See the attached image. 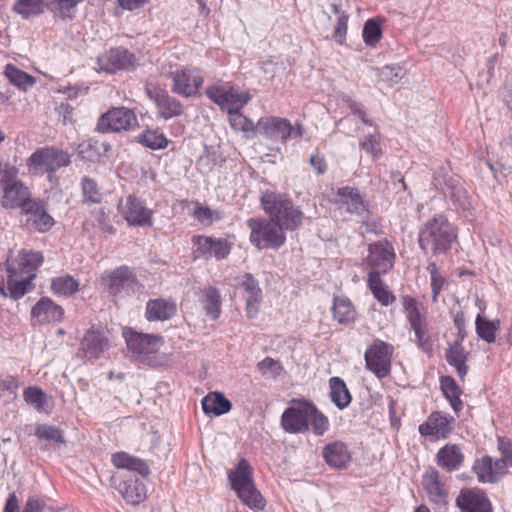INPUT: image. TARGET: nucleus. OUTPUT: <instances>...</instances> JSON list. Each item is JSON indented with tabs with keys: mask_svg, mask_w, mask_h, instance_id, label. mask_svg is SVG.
I'll return each instance as SVG.
<instances>
[{
	"mask_svg": "<svg viewBox=\"0 0 512 512\" xmlns=\"http://www.w3.org/2000/svg\"><path fill=\"white\" fill-rule=\"evenodd\" d=\"M337 196L339 197L338 203L340 208L362 219L366 217L368 212L367 206L357 188L341 187L337 190Z\"/></svg>",
	"mask_w": 512,
	"mask_h": 512,
	"instance_id": "nucleus-23",
	"label": "nucleus"
},
{
	"mask_svg": "<svg viewBox=\"0 0 512 512\" xmlns=\"http://www.w3.org/2000/svg\"><path fill=\"white\" fill-rule=\"evenodd\" d=\"M206 96L222 110H235V100H238V90L229 83L219 82L205 90Z\"/></svg>",
	"mask_w": 512,
	"mask_h": 512,
	"instance_id": "nucleus-22",
	"label": "nucleus"
},
{
	"mask_svg": "<svg viewBox=\"0 0 512 512\" xmlns=\"http://www.w3.org/2000/svg\"><path fill=\"white\" fill-rule=\"evenodd\" d=\"M83 0H51L48 1V10L53 17L62 21H71L74 19L77 6Z\"/></svg>",
	"mask_w": 512,
	"mask_h": 512,
	"instance_id": "nucleus-38",
	"label": "nucleus"
},
{
	"mask_svg": "<svg viewBox=\"0 0 512 512\" xmlns=\"http://www.w3.org/2000/svg\"><path fill=\"white\" fill-rule=\"evenodd\" d=\"M123 335L130 352L136 355L140 361H145L150 354L158 351L161 337L139 333L133 330H125Z\"/></svg>",
	"mask_w": 512,
	"mask_h": 512,
	"instance_id": "nucleus-18",
	"label": "nucleus"
},
{
	"mask_svg": "<svg viewBox=\"0 0 512 512\" xmlns=\"http://www.w3.org/2000/svg\"><path fill=\"white\" fill-rule=\"evenodd\" d=\"M334 318L341 324L348 325L356 318V312L347 298L336 297L333 305Z\"/></svg>",
	"mask_w": 512,
	"mask_h": 512,
	"instance_id": "nucleus-45",
	"label": "nucleus"
},
{
	"mask_svg": "<svg viewBox=\"0 0 512 512\" xmlns=\"http://www.w3.org/2000/svg\"><path fill=\"white\" fill-rule=\"evenodd\" d=\"M102 279L109 294L116 300L132 296L143 289L134 271L126 265L106 271Z\"/></svg>",
	"mask_w": 512,
	"mask_h": 512,
	"instance_id": "nucleus-6",
	"label": "nucleus"
},
{
	"mask_svg": "<svg viewBox=\"0 0 512 512\" xmlns=\"http://www.w3.org/2000/svg\"><path fill=\"white\" fill-rule=\"evenodd\" d=\"M123 218L131 226L146 227L153 224V211L149 209L145 201L135 195H129L123 205L120 206Z\"/></svg>",
	"mask_w": 512,
	"mask_h": 512,
	"instance_id": "nucleus-16",
	"label": "nucleus"
},
{
	"mask_svg": "<svg viewBox=\"0 0 512 512\" xmlns=\"http://www.w3.org/2000/svg\"><path fill=\"white\" fill-rule=\"evenodd\" d=\"M311 402L302 401L285 409L281 416L282 428L291 434L304 433L309 430V413Z\"/></svg>",
	"mask_w": 512,
	"mask_h": 512,
	"instance_id": "nucleus-15",
	"label": "nucleus"
},
{
	"mask_svg": "<svg viewBox=\"0 0 512 512\" xmlns=\"http://www.w3.org/2000/svg\"><path fill=\"white\" fill-rule=\"evenodd\" d=\"M192 243L195 247L193 250L194 259L214 257L216 260H223L228 257L231 250V245L224 238L195 235L192 238Z\"/></svg>",
	"mask_w": 512,
	"mask_h": 512,
	"instance_id": "nucleus-12",
	"label": "nucleus"
},
{
	"mask_svg": "<svg viewBox=\"0 0 512 512\" xmlns=\"http://www.w3.org/2000/svg\"><path fill=\"white\" fill-rule=\"evenodd\" d=\"M172 80L171 91L181 97L197 96L204 82L203 76L189 69H179L169 73Z\"/></svg>",
	"mask_w": 512,
	"mask_h": 512,
	"instance_id": "nucleus-14",
	"label": "nucleus"
},
{
	"mask_svg": "<svg viewBox=\"0 0 512 512\" xmlns=\"http://www.w3.org/2000/svg\"><path fill=\"white\" fill-rule=\"evenodd\" d=\"M30 192L20 181L7 183L3 188L1 204L4 208L14 209L23 207L29 200Z\"/></svg>",
	"mask_w": 512,
	"mask_h": 512,
	"instance_id": "nucleus-28",
	"label": "nucleus"
},
{
	"mask_svg": "<svg viewBox=\"0 0 512 512\" xmlns=\"http://www.w3.org/2000/svg\"><path fill=\"white\" fill-rule=\"evenodd\" d=\"M437 465L447 472L457 471L464 463V453L458 444L447 443L436 453Z\"/></svg>",
	"mask_w": 512,
	"mask_h": 512,
	"instance_id": "nucleus-25",
	"label": "nucleus"
},
{
	"mask_svg": "<svg viewBox=\"0 0 512 512\" xmlns=\"http://www.w3.org/2000/svg\"><path fill=\"white\" fill-rule=\"evenodd\" d=\"M257 369L264 378L275 379L283 371L282 364L271 357H266L257 364Z\"/></svg>",
	"mask_w": 512,
	"mask_h": 512,
	"instance_id": "nucleus-57",
	"label": "nucleus"
},
{
	"mask_svg": "<svg viewBox=\"0 0 512 512\" xmlns=\"http://www.w3.org/2000/svg\"><path fill=\"white\" fill-rule=\"evenodd\" d=\"M71 164V155L56 146H45L36 149L27 159L29 172L33 175L46 174L49 181L61 168Z\"/></svg>",
	"mask_w": 512,
	"mask_h": 512,
	"instance_id": "nucleus-4",
	"label": "nucleus"
},
{
	"mask_svg": "<svg viewBox=\"0 0 512 512\" xmlns=\"http://www.w3.org/2000/svg\"><path fill=\"white\" fill-rule=\"evenodd\" d=\"M34 434L37 438L48 441L55 446L65 443L63 431L54 425L38 424L35 427Z\"/></svg>",
	"mask_w": 512,
	"mask_h": 512,
	"instance_id": "nucleus-52",
	"label": "nucleus"
},
{
	"mask_svg": "<svg viewBox=\"0 0 512 512\" xmlns=\"http://www.w3.org/2000/svg\"><path fill=\"white\" fill-rule=\"evenodd\" d=\"M249 240L257 249H279L286 241L285 232L271 219L249 218Z\"/></svg>",
	"mask_w": 512,
	"mask_h": 512,
	"instance_id": "nucleus-5",
	"label": "nucleus"
},
{
	"mask_svg": "<svg viewBox=\"0 0 512 512\" xmlns=\"http://www.w3.org/2000/svg\"><path fill=\"white\" fill-rule=\"evenodd\" d=\"M404 76V71L400 66H384L378 69V79L389 86L397 84Z\"/></svg>",
	"mask_w": 512,
	"mask_h": 512,
	"instance_id": "nucleus-58",
	"label": "nucleus"
},
{
	"mask_svg": "<svg viewBox=\"0 0 512 512\" xmlns=\"http://www.w3.org/2000/svg\"><path fill=\"white\" fill-rule=\"evenodd\" d=\"M135 62L134 54L123 47L111 48L97 58L99 69L109 74L130 69L135 66Z\"/></svg>",
	"mask_w": 512,
	"mask_h": 512,
	"instance_id": "nucleus-19",
	"label": "nucleus"
},
{
	"mask_svg": "<svg viewBox=\"0 0 512 512\" xmlns=\"http://www.w3.org/2000/svg\"><path fill=\"white\" fill-rule=\"evenodd\" d=\"M201 404L203 412L207 416H220L228 413L232 408L231 402L220 392L206 395L202 399Z\"/></svg>",
	"mask_w": 512,
	"mask_h": 512,
	"instance_id": "nucleus-35",
	"label": "nucleus"
},
{
	"mask_svg": "<svg viewBox=\"0 0 512 512\" xmlns=\"http://www.w3.org/2000/svg\"><path fill=\"white\" fill-rule=\"evenodd\" d=\"M79 285V281L68 274L55 277L51 281L53 293L65 297L75 294Z\"/></svg>",
	"mask_w": 512,
	"mask_h": 512,
	"instance_id": "nucleus-46",
	"label": "nucleus"
},
{
	"mask_svg": "<svg viewBox=\"0 0 512 512\" xmlns=\"http://www.w3.org/2000/svg\"><path fill=\"white\" fill-rule=\"evenodd\" d=\"M136 141L151 150L164 149L169 142L160 129H146L136 137Z\"/></svg>",
	"mask_w": 512,
	"mask_h": 512,
	"instance_id": "nucleus-43",
	"label": "nucleus"
},
{
	"mask_svg": "<svg viewBox=\"0 0 512 512\" xmlns=\"http://www.w3.org/2000/svg\"><path fill=\"white\" fill-rule=\"evenodd\" d=\"M43 256L39 252H21L15 261H7L3 265H13L20 273L35 274L37 268L43 263Z\"/></svg>",
	"mask_w": 512,
	"mask_h": 512,
	"instance_id": "nucleus-37",
	"label": "nucleus"
},
{
	"mask_svg": "<svg viewBox=\"0 0 512 512\" xmlns=\"http://www.w3.org/2000/svg\"><path fill=\"white\" fill-rule=\"evenodd\" d=\"M48 0H16L12 6V11L22 19L28 20L37 17L48 10Z\"/></svg>",
	"mask_w": 512,
	"mask_h": 512,
	"instance_id": "nucleus-36",
	"label": "nucleus"
},
{
	"mask_svg": "<svg viewBox=\"0 0 512 512\" xmlns=\"http://www.w3.org/2000/svg\"><path fill=\"white\" fill-rule=\"evenodd\" d=\"M469 352L465 350L463 342H454L449 345L445 352L447 363L454 367L461 380H464L469 367L466 364Z\"/></svg>",
	"mask_w": 512,
	"mask_h": 512,
	"instance_id": "nucleus-32",
	"label": "nucleus"
},
{
	"mask_svg": "<svg viewBox=\"0 0 512 512\" xmlns=\"http://www.w3.org/2000/svg\"><path fill=\"white\" fill-rule=\"evenodd\" d=\"M427 271L429 272L431 278L432 300L433 302H437L438 295L442 290L445 279L440 275L437 265L434 262L429 263L427 266Z\"/></svg>",
	"mask_w": 512,
	"mask_h": 512,
	"instance_id": "nucleus-61",
	"label": "nucleus"
},
{
	"mask_svg": "<svg viewBox=\"0 0 512 512\" xmlns=\"http://www.w3.org/2000/svg\"><path fill=\"white\" fill-rule=\"evenodd\" d=\"M423 485L431 500L436 503L445 501L447 493L439 480V472L437 470L432 469L424 475Z\"/></svg>",
	"mask_w": 512,
	"mask_h": 512,
	"instance_id": "nucleus-41",
	"label": "nucleus"
},
{
	"mask_svg": "<svg viewBox=\"0 0 512 512\" xmlns=\"http://www.w3.org/2000/svg\"><path fill=\"white\" fill-rule=\"evenodd\" d=\"M261 205L270 219L284 232L294 231L302 224L303 212L295 207L292 200L285 194L264 193L261 197Z\"/></svg>",
	"mask_w": 512,
	"mask_h": 512,
	"instance_id": "nucleus-1",
	"label": "nucleus"
},
{
	"mask_svg": "<svg viewBox=\"0 0 512 512\" xmlns=\"http://www.w3.org/2000/svg\"><path fill=\"white\" fill-rule=\"evenodd\" d=\"M395 251L393 245L386 239L373 242L368 246L366 264L371 268L368 274L388 273L394 266Z\"/></svg>",
	"mask_w": 512,
	"mask_h": 512,
	"instance_id": "nucleus-10",
	"label": "nucleus"
},
{
	"mask_svg": "<svg viewBox=\"0 0 512 512\" xmlns=\"http://www.w3.org/2000/svg\"><path fill=\"white\" fill-rule=\"evenodd\" d=\"M0 271L2 272L0 294L3 296H10L14 300H18L32 289V280L36 274L25 275L13 265H2Z\"/></svg>",
	"mask_w": 512,
	"mask_h": 512,
	"instance_id": "nucleus-9",
	"label": "nucleus"
},
{
	"mask_svg": "<svg viewBox=\"0 0 512 512\" xmlns=\"http://www.w3.org/2000/svg\"><path fill=\"white\" fill-rule=\"evenodd\" d=\"M305 133L302 123L292 125L290 120L281 117L268 116L258 120V134L269 140H280L286 143L290 139H301Z\"/></svg>",
	"mask_w": 512,
	"mask_h": 512,
	"instance_id": "nucleus-7",
	"label": "nucleus"
},
{
	"mask_svg": "<svg viewBox=\"0 0 512 512\" xmlns=\"http://www.w3.org/2000/svg\"><path fill=\"white\" fill-rule=\"evenodd\" d=\"M359 146L366 153L370 154L373 159H377L381 155L379 133L364 136L360 139Z\"/></svg>",
	"mask_w": 512,
	"mask_h": 512,
	"instance_id": "nucleus-60",
	"label": "nucleus"
},
{
	"mask_svg": "<svg viewBox=\"0 0 512 512\" xmlns=\"http://www.w3.org/2000/svg\"><path fill=\"white\" fill-rule=\"evenodd\" d=\"M204 309L206 315L212 320H216L221 312V297L219 291L214 287H209L204 291Z\"/></svg>",
	"mask_w": 512,
	"mask_h": 512,
	"instance_id": "nucleus-50",
	"label": "nucleus"
},
{
	"mask_svg": "<svg viewBox=\"0 0 512 512\" xmlns=\"http://www.w3.org/2000/svg\"><path fill=\"white\" fill-rule=\"evenodd\" d=\"M441 389L447 400L449 401L452 409L458 413L463 408V403L460 399V388L456 381L450 377L445 376L441 379Z\"/></svg>",
	"mask_w": 512,
	"mask_h": 512,
	"instance_id": "nucleus-44",
	"label": "nucleus"
},
{
	"mask_svg": "<svg viewBox=\"0 0 512 512\" xmlns=\"http://www.w3.org/2000/svg\"><path fill=\"white\" fill-rule=\"evenodd\" d=\"M147 96L154 101L158 114L164 120L179 117L184 113V106L175 97H172L164 89L146 86Z\"/></svg>",
	"mask_w": 512,
	"mask_h": 512,
	"instance_id": "nucleus-20",
	"label": "nucleus"
},
{
	"mask_svg": "<svg viewBox=\"0 0 512 512\" xmlns=\"http://www.w3.org/2000/svg\"><path fill=\"white\" fill-rule=\"evenodd\" d=\"M111 461L117 468L125 469L129 472H137L142 477H146L150 474L149 465L145 460L126 452L112 454Z\"/></svg>",
	"mask_w": 512,
	"mask_h": 512,
	"instance_id": "nucleus-34",
	"label": "nucleus"
},
{
	"mask_svg": "<svg viewBox=\"0 0 512 512\" xmlns=\"http://www.w3.org/2000/svg\"><path fill=\"white\" fill-rule=\"evenodd\" d=\"M322 455L326 463L335 469H344L351 461V454L348 447L341 441H335L325 445Z\"/></svg>",
	"mask_w": 512,
	"mask_h": 512,
	"instance_id": "nucleus-30",
	"label": "nucleus"
},
{
	"mask_svg": "<svg viewBox=\"0 0 512 512\" xmlns=\"http://www.w3.org/2000/svg\"><path fill=\"white\" fill-rule=\"evenodd\" d=\"M227 477L231 489L246 506L255 511L265 508L266 500L255 487L253 468L245 458L238 461L235 469L228 471Z\"/></svg>",
	"mask_w": 512,
	"mask_h": 512,
	"instance_id": "nucleus-2",
	"label": "nucleus"
},
{
	"mask_svg": "<svg viewBox=\"0 0 512 512\" xmlns=\"http://www.w3.org/2000/svg\"><path fill=\"white\" fill-rule=\"evenodd\" d=\"M497 447L501 453V457L512 467V441L507 438L499 437Z\"/></svg>",
	"mask_w": 512,
	"mask_h": 512,
	"instance_id": "nucleus-64",
	"label": "nucleus"
},
{
	"mask_svg": "<svg viewBox=\"0 0 512 512\" xmlns=\"http://www.w3.org/2000/svg\"><path fill=\"white\" fill-rule=\"evenodd\" d=\"M456 506L460 512H493L491 501L479 488L462 489L456 498Z\"/></svg>",
	"mask_w": 512,
	"mask_h": 512,
	"instance_id": "nucleus-21",
	"label": "nucleus"
},
{
	"mask_svg": "<svg viewBox=\"0 0 512 512\" xmlns=\"http://www.w3.org/2000/svg\"><path fill=\"white\" fill-rule=\"evenodd\" d=\"M455 425V419L448 413L441 411L432 412L425 422L419 425L418 431L423 437L434 439H446L451 434Z\"/></svg>",
	"mask_w": 512,
	"mask_h": 512,
	"instance_id": "nucleus-17",
	"label": "nucleus"
},
{
	"mask_svg": "<svg viewBox=\"0 0 512 512\" xmlns=\"http://www.w3.org/2000/svg\"><path fill=\"white\" fill-rule=\"evenodd\" d=\"M47 504L44 499L39 496H29L22 512H44Z\"/></svg>",
	"mask_w": 512,
	"mask_h": 512,
	"instance_id": "nucleus-63",
	"label": "nucleus"
},
{
	"mask_svg": "<svg viewBox=\"0 0 512 512\" xmlns=\"http://www.w3.org/2000/svg\"><path fill=\"white\" fill-rule=\"evenodd\" d=\"M79 148L80 154H82L83 157L94 161L105 155L106 152L110 149V145L106 142H101L91 138L82 143Z\"/></svg>",
	"mask_w": 512,
	"mask_h": 512,
	"instance_id": "nucleus-51",
	"label": "nucleus"
},
{
	"mask_svg": "<svg viewBox=\"0 0 512 512\" xmlns=\"http://www.w3.org/2000/svg\"><path fill=\"white\" fill-rule=\"evenodd\" d=\"M5 76L8 78L10 83L24 91L35 84V79L33 76L18 69L12 64L6 65Z\"/></svg>",
	"mask_w": 512,
	"mask_h": 512,
	"instance_id": "nucleus-48",
	"label": "nucleus"
},
{
	"mask_svg": "<svg viewBox=\"0 0 512 512\" xmlns=\"http://www.w3.org/2000/svg\"><path fill=\"white\" fill-rule=\"evenodd\" d=\"M401 302L410 326L426 322L415 298L409 295H404L401 298Z\"/></svg>",
	"mask_w": 512,
	"mask_h": 512,
	"instance_id": "nucleus-54",
	"label": "nucleus"
},
{
	"mask_svg": "<svg viewBox=\"0 0 512 512\" xmlns=\"http://www.w3.org/2000/svg\"><path fill=\"white\" fill-rule=\"evenodd\" d=\"M63 315V308L47 297L41 298L31 311L32 318L38 323L59 322Z\"/></svg>",
	"mask_w": 512,
	"mask_h": 512,
	"instance_id": "nucleus-29",
	"label": "nucleus"
},
{
	"mask_svg": "<svg viewBox=\"0 0 512 512\" xmlns=\"http://www.w3.org/2000/svg\"><path fill=\"white\" fill-rule=\"evenodd\" d=\"M476 333L479 338L485 340L488 343L495 342L496 331L498 330V322L490 321L478 314L475 320Z\"/></svg>",
	"mask_w": 512,
	"mask_h": 512,
	"instance_id": "nucleus-53",
	"label": "nucleus"
},
{
	"mask_svg": "<svg viewBox=\"0 0 512 512\" xmlns=\"http://www.w3.org/2000/svg\"><path fill=\"white\" fill-rule=\"evenodd\" d=\"M229 123L234 130L242 131L247 134L248 137H253L258 134V123L254 122L245 117L239 112V109L229 110Z\"/></svg>",
	"mask_w": 512,
	"mask_h": 512,
	"instance_id": "nucleus-47",
	"label": "nucleus"
},
{
	"mask_svg": "<svg viewBox=\"0 0 512 512\" xmlns=\"http://www.w3.org/2000/svg\"><path fill=\"white\" fill-rule=\"evenodd\" d=\"M139 126L134 110L125 107H111L101 114L97 120L95 131L99 133H119Z\"/></svg>",
	"mask_w": 512,
	"mask_h": 512,
	"instance_id": "nucleus-8",
	"label": "nucleus"
},
{
	"mask_svg": "<svg viewBox=\"0 0 512 512\" xmlns=\"http://www.w3.org/2000/svg\"><path fill=\"white\" fill-rule=\"evenodd\" d=\"M331 401L340 410L346 408L351 400V394L345 382L339 377H332L329 380Z\"/></svg>",
	"mask_w": 512,
	"mask_h": 512,
	"instance_id": "nucleus-40",
	"label": "nucleus"
},
{
	"mask_svg": "<svg viewBox=\"0 0 512 512\" xmlns=\"http://www.w3.org/2000/svg\"><path fill=\"white\" fill-rule=\"evenodd\" d=\"M445 194L457 209L467 211L472 207L471 198L458 179L450 177L445 180Z\"/></svg>",
	"mask_w": 512,
	"mask_h": 512,
	"instance_id": "nucleus-33",
	"label": "nucleus"
},
{
	"mask_svg": "<svg viewBox=\"0 0 512 512\" xmlns=\"http://www.w3.org/2000/svg\"><path fill=\"white\" fill-rule=\"evenodd\" d=\"M393 346L377 340L365 352V362L378 378H384L390 373Z\"/></svg>",
	"mask_w": 512,
	"mask_h": 512,
	"instance_id": "nucleus-11",
	"label": "nucleus"
},
{
	"mask_svg": "<svg viewBox=\"0 0 512 512\" xmlns=\"http://www.w3.org/2000/svg\"><path fill=\"white\" fill-rule=\"evenodd\" d=\"M367 283L373 296L381 305L389 306L396 301L395 295L384 285L381 276L376 273L368 274Z\"/></svg>",
	"mask_w": 512,
	"mask_h": 512,
	"instance_id": "nucleus-39",
	"label": "nucleus"
},
{
	"mask_svg": "<svg viewBox=\"0 0 512 512\" xmlns=\"http://www.w3.org/2000/svg\"><path fill=\"white\" fill-rule=\"evenodd\" d=\"M362 35L363 40L367 45H375L379 42L382 36L380 24L375 19L367 20L364 24Z\"/></svg>",
	"mask_w": 512,
	"mask_h": 512,
	"instance_id": "nucleus-59",
	"label": "nucleus"
},
{
	"mask_svg": "<svg viewBox=\"0 0 512 512\" xmlns=\"http://www.w3.org/2000/svg\"><path fill=\"white\" fill-rule=\"evenodd\" d=\"M472 472L476 475L480 483H497V478L493 470V458L485 455L474 461Z\"/></svg>",
	"mask_w": 512,
	"mask_h": 512,
	"instance_id": "nucleus-42",
	"label": "nucleus"
},
{
	"mask_svg": "<svg viewBox=\"0 0 512 512\" xmlns=\"http://www.w3.org/2000/svg\"><path fill=\"white\" fill-rule=\"evenodd\" d=\"M111 480L112 486L127 504L138 505L146 499V487L136 476L121 472L115 474Z\"/></svg>",
	"mask_w": 512,
	"mask_h": 512,
	"instance_id": "nucleus-13",
	"label": "nucleus"
},
{
	"mask_svg": "<svg viewBox=\"0 0 512 512\" xmlns=\"http://www.w3.org/2000/svg\"><path fill=\"white\" fill-rule=\"evenodd\" d=\"M456 229L447 217L439 214L428 220L419 233V245L423 251L433 254L447 252L456 239Z\"/></svg>",
	"mask_w": 512,
	"mask_h": 512,
	"instance_id": "nucleus-3",
	"label": "nucleus"
},
{
	"mask_svg": "<svg viewBox=\"0 0 512 512\" xmlns=\"http://www.w3.org/2000/svg\"><path fill=\"white\" fill-rule=\"evenodd\" d=\"M411 328L414 331L418 346L425 352L430 351L432 344L428 335L427 322L412 325Z\"/></svg>",
	"mask_w": 512,
	"mask_h": 512,
	"instance_id": "nucleus-62",
	"label": "nucleus"
},
{
	"mask_svg": "<svg viewBox=\"0 0 512 512\" xmlns=\"http://www.w3.org/2000/svg\"><path fill=\"white\" fill-rule=\"evenodd\" d=\"M26 226L40 233L47 232L53 225V217L39 202H32L25 208Z\"/></svg>",
	"mask_w": 512,
	"mask_h": 512,
	"instance_id": "nucleus-24",
	"label": "nucleus"
},
{
	"mask_svg": "<svg viewBox=\"0 0 512 512\" xmlns=\"http://www.w3.org/2000/svg\"><path fill=\"white\" fill-rule=\"evenodd\" d=\"M309 428L317 436H322L329 429L328 418L312 403L309 413Z\"/></svg>",
	"mask_w": 512,
	"mask_h": 512,
	"instance_id": "nucleus-56",
	"label": "nucleus"
},
{
	"mask_svg": "<svg viewBox=\"0 0 512 512\" xmlns=\"http://www.w3.org/2000/svg\"><path fill=\"white\" fill-rule=\"evenodd\" d=\"M108 347V338L103 332L88 330L81 341L80 352L88 360H96Z\"/></svg>",
	"mask_w": 512,
	"mask_h": 512,
	"instance_id": "nucleus-27",
	"label": "nucleus"
},
{
	"mask_svg": "<svg viewBox=\"0 0 512 512\" xmlns=\"http://www.w3.org/2000/svg\"><path fill=\"white\" fill-rule=\"evenodd\" d=\"M244 290V298L246 301V314L248 318H254L259 309V303L262 297V291L258 281L249 273L245 274L241 283Z\"/></svg>",
	"mask_w": 512,
	"mask_h": 512,
	"instance_id": "nucleus-31",
	"label": "nucleus"
},
{
	"mask_svg": "<svg viewBox=\"0 0 512 512\" xmlns=\"http://www.w3.org/2000/svg\"><path fill=\"white\" fill-rule=\"evenodd\" d=\"M25 402L31 405L37 412H49L46 408L48 397L44 391L36 386H30L23 391Z\"/></svg>",
	"mask_w": 512,
	"mask_h": 512,
	"instance_id": "nucleus-49",
	"label": "nucleus"
},
{
	"mask_svg": "<svg viewBox=\"0 0 512 512\" xmlns=\"http://www.w3.org/2000/svg\"><path fill=\"white\" fill-rule=\"evenodd\" d=\"M177 313V304L172 299L155 298L146 303L145 317L148 321H167Z\"/></svg>",
	"mask_w": 512,
	"mask_h": 512,
	"instance_id": "nucleus-26",
	"label": "nucleus"
},
{
	"mask_svg": "<svg viewBox=\"0 0 512 512\" xmlns=\"http://www.w3.org/2000/svg\"><path fill=\"white\" fill-rule=\"evenodd\" d=\"M81 188L84 203L98 204L102 201L101 190L94 179L88 176L82 177Z\"/></svg>",
	"mask_w": 512,
	"mask_h": 512,
	"instance_id": "nucleus-55",
	"label": "nucleus"
}]
</instances>
